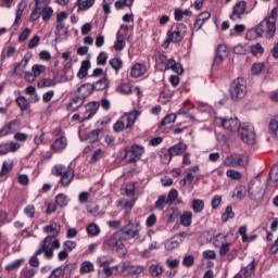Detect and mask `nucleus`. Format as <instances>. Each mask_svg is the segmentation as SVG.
<instances>
[{"label": "nucleus", "instance_id": "nucleus-22", "mask_svg": "<svg viewBox=\"0 0 278 278\" xmlns=\"http://www.w3.org/2000/svg\"><path fill=\"white\" fill-rule=\"evenodd\" d=\"M93 92H94V87H92V84L90 83L83 84L76 90V94H80L83 99H88V97H90V94H92Z\"/></svg>", "mask_w": 278, "mask_h": 278}, {"label": "nucleus", "instance_id": "nucleus-20", "mask_svg": "<svg viewBox=\"0 0 278 278\" xmlns=\"http://www.w3.org/2000/svg\"><path fill=\"white\" fill-rule=\"evenodd\" d=\"M99 108H101V102L99 101H92L87 103L86 110L87 112H89V115L87 117H84L80 123H86V121H90V118H92V116L97 114V110H99Z\"/></svg>", "mask_w": 278, "mask_h": 278}, {"label": "nucleus", "instance_id": "nucleus-29", "mask_svg": "<svg viewBox=\"0 0 278 278\" xmlns=\"http://www.w3.org/2000/svg\"><path fill=\"white\" fill-rule=\"evenodd\" d=\"M165 214L168 218V223H175L181 216V211L175 206H169L166 208Z\"/></svg>", "mask_w": 278, "mask_h": 278}, {"label": "nucleus", "instance_id": "nucleus-28", "mask_svg": "<svg viewBox=\"0 0 278 278\" xmlns=\"http://www.w3.org/2000/svg\"><path fill=\"white\" fill-rule=\"evenodd\" d=\"M166 68L167 71H173L176 75H184V66H181V63H177L174 58L168 60Z\"/></svg>", "mask_w": 278, "mask_h": 278}, {"label": "nucleus", "instance_id": "nucleus-60", "mask_svg": "<svg viewBox=\"0 0 278 278\" xmlns=\"http://www.w3.org/2000/svg\"><path fill=\"white\" fill-rule=\"evenodd\" d=\"M226 175H227V177H229L230 179H236V180L242 179V173H240V172H238V170H236V169H228V170L226 172Z\"/></svg>", "mask_w": 278, "mask_h": 278}, {"label": "nucleus", "instance_id": "nucleus-14", "mask_svg": "<svg viewBox=\"0 0 278 278\" xmlns=\"http://www.w3.org/2000/svg\"><path fill=\"white\" fill-rule=\"evenodd\" d=\"M227 55H229V48L226 45H219L215 51L214 66H220Z\"/></svg>", "mask_w": 278, "mask_h": 278}, {"label": "nucleus", "instance_id": "nucleus-33", "mask_svg": "<svg viewBox=\"0 0 278 278\" xmlns=\"http://www.w3.org/2000/svg\"><path fill=\"white\" fill-rule=\"evenodd\" d=\"M180 225L182 227H190L192 225V212L186 211L184 214L180 213Z\"/></svg>", "mask_w": 278, "mask_h": 278}, {"label": "nucleus", "instance_id": "nucleus-16", "mask_svg": "<svg viewBox=\"0 0 278 278\" xmlns=\"http://www.w3.org/2000/svg\"><path fill=\"white\" fill-rule=\"evenodd\" d=\"M21 149V143L11 141L10 143H0V155L16 153Z\"/></svg>", "mask_w": 278, "mask_h": 278}, {"label": "nucleus", "instance_id": "nucleus-61", "mask_svg": "<svg viewBox=\"0 0 278 278\" xmlns=\"http://www.w3.org/2000/svg\"><path fill=\"white\" fill-rule=\"evenodd\" d=\"M252 55H262L264 54V47H262V43H256L251 47Z\"/></svg>", "mask_w": 278, "mask_h": 278}, {"label": "nucleus", "instance_id": "nucleus-34", "mask_svg": "<svg viewBox=\"0 0 278 278\" xmlns=\"http://www.w3.org/2000/svg\"><path fill=\"white\" fill-rule=\"evenodd\" d=\"M277 131H278V115H275L268 126V132L274 137L277 138Z\"/></svg>", "mask_w": 278, "mask_h": 278}, {"label": "nucleus", "instance_id": "nucleus-51", "mask_svg": "<svg viewBox=\"0 0 278 278\" xmlns=\"http://www.w3.org/2000/svg\"><path fill=\"white\" fill-rule=\"evenodd\" d=\"M41 16H42V21L45 22L50 21L51 16H53V8L45 7L41 10Z\"/></svg>", "mask_w": 278, "mask_h": 278}, {"label": "nucleus", "instance_id": "nucleus-5", "mask_svg": "<svg viewBox=\"0 0 278 278\" xmlns=\"http://www.w3.org/2000/svg\"><path fill=\"white\" fill-rule=\"evenodd\" d=\"M247 80L242 77H238L235 80H232L230 88H229V94L230 99L232 101H242L244 97H247Z\"/></svg>", "mask_w": 278, "mask_h": 278}, {"label": "nucleus", "instance_id": "nucleus-58", "mask_svg": "<svg viewBox=\"0 0 278 278\" xmlns=\"http://www.w3.org/2000/svg\"><path fill=\"white\" fill-rule=\"evenodd\" d=\"M105 64H108V54H106V52H100L97 58V65L105 66Z\"/></svg>", "mask_w": 278, "mask_h": 278}, {"label": "nucleus", "instance_id": "nucleus-54", "mask_svg": "<svg viewBox=\"0 0 278 278\" xmlns=\"http://www.w3.org/2000/svg\"><path fill=\"white\" fill-rule=\"evenodd\" d=\"M63 249H64L67 253H71V252L75 251V249H77V242L67 240V241H65V242L63 243Z\"/></svg>", "mask_w": 278, "mask_h": 278}, {"label": "nucleus", "instance_id": "nucleus-30", "mask_svg": "<svg viewBox=\"0 0 278 278\" xmlns=\"http://www.w3.org/2000/svg\"><path fill=\"white\" fill-rule=\"evenodd\" d=\"M88 71H90V60H85L81 62L80 68L77 73L78 79L88 77Z\"/></svg>", "mask_w": 278, "mask_h": 278}, {"label": "nucleus", "instance_id": "nucleus-64", "mask_svg": "<svg viewBox=\"0 0 278 278\" xmlns=\"http://www.w3.org/2000/svg\"><path fill=\"white\" fill-rule=\"evenodd\" d=\"M182 265L187 268H190V266H194V255H187L182 260Z\"/></svg>", "mask_w": 278, "mask_h": 278}, {"label": "nucleus", "instance_id": "nucleus-56", "mask_svg": "<svg viewBox=\"0 0 278 278\" xmlns=\"http://www.w3.org/2000/svg\"><path fill=\"white\" fill-rule=\"evenodd\" d=\"M23 264V258H18L10 263L9 265L5 266L7 270H16V268H21V265Z\"/></svg>", "mask_w": 278, "mask_h": 278}, {"label": "nucleus", "instance_id": "nucleus-55", "mask_svg": "<svg viewBox=\"0 0 278 278\" xmlns=\"http://www.w3.org/2000/svg\"><path fill=\"white\" fill-rule=\"evenodd\" d=\"M13 168V163H10L8 161H4L2 163V169L0 172V177H3V175H8Z\"/></svg>", "mask_w": 278, "mask_h": 278}, {"label": "nucleus", "instance_id": "nucleus-8", "mask_svg": "<svg viewBox=\"0 0 278 278\" xmlns=\"http://www.w3.org/2000/svg\"><path fill=\"white\" fill-rule=\"evenodd\" d=\"M142 155H144V147L135 144L131 146L129 150H126L123 160H125L127 164H136V162L142 157Z\"/></svg>", "mask_w": 278, "mask_h": 278}, {"label": "nucleus", "instance_id": "nucleus-49", "mask_svg": "<svg viewBox=\"0 0 278 278\" xmlns=\"http://www.w3.org/2000/svg\"><path fill=\"white\" fill-rule=\"evenodd\" d=\"M88 236H99L101 233V229L97 224H89L86 228Z\"/></svg>", "mask_w": 278, "mask_h": 278}, {"label": "nucleus", "instance_id": "nucleus-24", "mask_svg": "<svg viewBox=\"0 0 278 278\" xmlns=\"http://www.w3.org/2000/svg\"><path fill=\"white\" fill-rule=\"evenodd\" d=\"M188 149V144L184 142L176 143L168 148L169 153L173 155V157L177 155H184Z\"/></svg>", "mask_w": 278, "mask_h": 278}, {"label": "nucleus", "instance_id": "nucleus-43", "mask_svg": "<svg viewBox=\"0 0 278 278\" xmlns=\"http://www.w3.org/2000/svg\"><path fill=\"white\" fill-rule=\"evenodd\" d=\"M15 101L22 112H25V110L29 108V100H27V98L24 96H18Z\"/></svg>", "mask_w": 278, "mask_h": 278}, {"label": "nucleus", "instance_id": "nucleus-2", "mask_svg": "<svg viewBox=\"0 0 278 278\" xmlns=\"http://www.w3.org/2000/svg\"><path fill=\"white\" fill-rule=\"evenodd\" d=\"M43 233H48V236L39 243L46 249H53V242L58 240V236L62 231V225L58 222H52L50 225H46L42 228Z\"/></svg>", "mask_w": 278, "mask_h": 278}, {"label": "nucleus", "instance_id": "nucleus-7", "mask_svg": "<svg viewBox=\"0 0 278 278\" xmlns=\"http://www.w3.org/2000/svg\"><path fill=\"white\" fill-rule=\"evenodd\" d=\"M249 164V160L244 154H231L224 160V166L228 168H244Z\"/></svg>", "mask_w": 278, "mask_h": 278}, {"label": "nucleus", "instance_id": "nucleus-4", "mask_svg": "<svg viewBox=\"0 0 278 278\" xmlns=\"http://www.w3.org/2000/svg\"><path fill=\"white\" fill-rule=\"evenodd\" d=\"M188 33V27L185 24H178L174 29L167 30L166 39L164 40L162 47L168 49L170 42L177 45L184 40L186 34Z\"/></svg>", "mask_w": 278, "mask_h": 278}, {"label": "nucleus", "instance_id": "nucleus-48", "mask_svg": "<svg viewBox=\"0 0 278 278\" xmlns=\"http://www.w3.org/2000/svg\"><path fill=\"white\" fill-rule=\"evenodd\" d=\"M245 36L248 40H255L256 38H262L264 35L260 34L258 27L256 26L255 28L248 30Z\"/></svg>", "mask_w": 278, "mask_h": 278}, {"label": "nucleus", "instance_id": "nucleus-13", "mask_svg": "<svg viewBox=\"0 0 278 278\" xmlns=\"http://www.w3.org/2000/svg\"><path fill=\"white\" fill-rule=\"evenodd\" d=\"M187 232H180L175 235L169 241L165 243L166 251H173L174 249L179 248V245L186 240Z\"/></svg>", "mask_w": 278, "mask_h": 278}, {"label": "nucleus", "instance_id": "nucleus-46", "mask_svg": "<svg viewBox=\"0 0 278 278\" xmlns=\"http://www.w3.org/2000/svg\"><path fill=\"white\" fill-rule=\"evenodd\" d=\"M100 134H101V129H94V130H91L88 135H87V140H89V142H91L92 144L94 143V142H99V140H100V138H99V136H100Z\"/></svg>", "mask_w": 278, "mask_h": 278}, {"label": "nucleus", "instance_id": "nucleus-19", "mask_svg": "<svg viewBox=\"0 0 278 278\" xmlns=\"http://www.w3.org/2000/svg\"><path fill=\"white\" fill-rule=\"evenodd\" d=\"M54 36L56 40H66L68 38V26L66 24H56Z\"/></svg>", "mask_w": 278, "mask_h": 278}, {"label": "nucleus", "instance_id": "nucleus-41", "mask_svg": "<svg viewBox=\"0 0 278 278\" xmlns=\"http://www.w3.org/2000/svg\"><path fill=\"white\" fill-rule=\"evenodd\" d=\"M150 270V275H152V277H160V275H162V273H164V266H162V264H156V265H151L149 267Z\"/></svg>", "mask_w": 278, "mask_h": 278}, {"label": "nucleus", "instance_id": "nucleus-21", "mask_svg": "<svg viewBox=\"0 0 278 278\" xmlns=\"http://www.w3.org/2000/svg\"><path fill=\"white\" fill-rule=\"evenodd\" d=\"M211 16H212V14L207 11L200 13L198 15V17L195 18V22L193 24V29H195V31H199L201 29V27H203V25H205V21H210Z\"/></svg>", "mask_w": 278, "mask_h": 278}, {"label": "nucleus", "instance_id": "nucleus-10", "mask_svg": "<svg viewBox=\"0 0 278 278\" xmlns=\"http://www.w3.org/2000/svg\"><path fill=\"white\" fill-rule=\"evenodd\" d=\"M258 34L264 36L265 38H275V34L277 31V25L266 18H264L258 25Z\"/></svg>", "mask_w": 278, "mask_h": 278}, {"label": "nucleus", "instance_id": "nucleus-1", "mask_svg": "<svg viewBox=\"0 0 278 278\" xmlns=\"http://www.w3.org/2000/svg\"><path fill=\"white\" fill-rule=\"evenodd\" d=\"M60 249V240L55 239L52 243V248H47L39 243V249L34 253V255L29 260V265L33 266V268H38L40 266V261L38 260V255H42L46 257V260H53V251H56Z\"/></svg>", "mask_w": 278, "mask_h": 278}, {"label": "nucleus", "instance_id": "nucleus-45", "mask_svg": "<svg viewBox=\"0 0 278 278\" xmlns=\"http://www.w3.org/2000/svg\"><path fill=\"white\" fill-rule=\"evenodd\" d=\"M166 205H168V200L166 199V195H160L155 202V208L162 212L164 211V207H166Z\"/></svg>", "mask_w": 278, "mask_h": 278}, {"label": "nucleus", "instance_id": "nucleus-44", "mask_svg": "<svg viewBox=\"0 0 278 278\" xmlns=\"http://www.w3.org/2000/svg\"><path fill=\"white\" fill-rule=\"evenodd\" d=\"M229 218H236V213H233V207H231V205H228L225 213L222 215V223H227Z\"/></svg>", "mask_w": 278, "mask_h": 278}, {"label": "nucleus", "instance_id": "nucleus-59", "mask_svg": "<svg viewBox=\"0 0 278 278\" xmlns=\"http://www.w3.org/2000/svg\"><path fill=\"white\" fill-rule=\"evenodd\" d=\"M31 71L35 77H39V75H42L47 71V67L45 65H33Z\"/></svg>", "mask_w": 278, "mask_h": 278}, {"label": "nucleus", "instance_id": "nucleus-42", "mask_svg": "<svg viewBox=\"0 0 278 278\" xmlns=\"http://www.w3.org/2000/svg\"><path fill=\"white\" fill-rule=\"evenodd\" d=\"M109 64H110L111 68H113V71L115 73H118V71H121V68H123V60L119 59V58L111 59L109 61Z\"/></svg>", "mask_w": 278, "mask_h": 278}, {"label": "nucleus", "instance_id": "nucleus-15", "mask_svg": "<svg viewBox=\"0 0 278 278\" xmlns=\"http://www.w3.org/2000/svg\"><path fill=\"white\" fill-rule=\"evenodd\" d=\"M121 242H125L123 239V236L121 235L119 231L114 232L110 237H108L103 244L104 247H109V249H114V247H118Z\"/></svg>", "mask_w": 278, "mask_h": 278}, {"label": "nucleus", "instance_id": "nucleus-17", "mask_svg": "<svg viewBox=\"0 0 278 278\" xmlns=\"http://www.w3.org/2000/svg\"><path fill=\"white\" fill-rule=\"evenodd\" d=\"M138 116H140V111L134 110L129 114H126L121 117L122 121L124 122V125H126V129L134 127V125L136 124V121L138 119Z\"/></svg>", "mask_w": 278, "mask_h": 278}, {"label": "nucleus", "instance_id": "nucleus-26", "mask_svg": "<svg viewBox=\"0 0 278 278\" xmlns=\"http://www.w3.org/2000/svg\"><path fill=\"white\" fill-rule=\"evenodd\" d=\"M66 147H68V140L66 139V137L62 136L54 140V142L51 146V149L55 153H58V151H63V149H65Z\"/></svg>", "mask_w": 278, "mask_h": 278}, {"label": "nucleus", "instance_id": "nucleus-23", "mask_svg": "<svg viewBox=\"0 0 278 278\" xmlns=\"http://www.w3.org/2000/svg\"><path fill=\"white\" fill-rule=\"evenodd\" d=\"M144 73H147V65L142 63H136L130 70V77L138 79V77H142Z\"/></svg>", "mask_w": 278, "mask_h": 278}, {"label": "nucleus", "instance_id": "nucleus-63", "mask_svg": "<svg viewBox=\"0 0 278 278\" xmlns=\"http://www.w3.org/2000/svg\"><path fill=\"white\" fill-rule=\"evenodd\" d=\"M229 247H231V243L229 242L222 243V245L219 247V255L222 257H225V255L229 253Z\"/></svg>", "mask_w": 278, "mask_h": 278}, {"label": "nucleus", "instance_id": "nucleus-38", "mask_svg": "<svg viewBox=\"0 0 278 278\" xmlns=\"http://www.w3.org/2000/svg\"><path fill=\"white\" fill-rule=\"evenodd\" d=\"M54 203H56L59 207H66V205H68V197L64 193H59L55 197Z\"/></svg>", "mask_w": 278, "mask_h": 278}, {"label": "nucleus", "instance_id": "nucleus-40", "mask_svg": "<svg viewBox=\"0 0 278 278\" xmlns=\"http://www.w3.org/2000/svg\"><path fill=\"white\" fill-rule=\"evenodd\" d=\"M156 64L160 66L161 71H167L166 67L168 66V56H166V54H159Z\"/></svg>", "mask_w": 278, "mask_h": 278}, {"label": "nucleus", "instance_id": "nucleus-11", "mask_svg": "<svg viewBox=\"0 0 278 278\" xmlns=\"http://www.w3.org/2000/svg\"><path fill=\"white\" fill-rule=\"evenodd\" d=\"M219 121L223 129H226V131H229V132L240 131V127H242L240 119H238L237 117H230V118L220 117Z\"/></svg>", "mask_w": 278, "mask_h": 278}, {"label": "nucleus", "instance_id": "nucleus-9", "mask_svg": "<svg viewBox=\"0 0 278 278\" xmlns=\"http://www.w3.org/2000/svg\"><path fill=\"white\" fill-rule=\"evenodd\" d=\"M238 131L245 144H255V129L251 124H242Z\"/></svg>", "mask_w": 278, "mask_h": 278}, {"label": "nucleus", "instance_id": "nucleus-32", "mask_svg": "<svg viewBox=\"0 0 278 278\" xmlns=\"http://www.w3.org/2000/svg\"><path fill=\"white\" fill-rule=\"evenodd\" d=\"M63 80H53L51 78H43L38 81V88H51V86H55L56 84H62ZM66 81V79H64Z\"/></svg>", "mask_w": 278, "mask_h": 278}, {"label": "nucleus", "instance_id": "nucleus-3", "mask_svg": "<svg viewBox=\"0 0 278 278\" xmlns=\"http://www.w3.org/2000/svg\"><path fill=\"white\" fill-rule=\"evenodd\" d=\"M125 223L126 225L118 230L124 242H127V240H132V239L140 240V229H142V227L140 226V223H134V219L131 218H126Z\"/></svg>", "mask_w": 278, "mask_h": 278}, {"label": "nucleus", "instance_id": "nucleus-36", "mask_svg": "<svg viewBox=\"0 0 278 278\" xmlns=\"http://www.w3.org/2000/svg\"><path fill=\"white\" fill-rule=\"evenodd\" d=\"M269 179H270V184L271 186H274V188H277L278 186V164H275L270 172H269Z\"/></svg>", "mask_w": 278, "mask_h": 278}, {"label": "nucleus", "instance_id": "nucleus-57", "mask_svg": "<svg viewBox=\"0 0 278 278\" xmlns=\"http://www.w3.org/2000/svg\"><path fill=\"white\" fill-rule=\"evenodd\" d=\"M265 66L266 65L264 63H254L251 68L252 75H260L262 71H264Z\"/></svg>", "mask_w": 278, "mask_h": 278}, {"label": "nucleus", "instance_id": "nucleus-31", "mask_svg": "<svg viewBox=\"0 0 278 278\" xmlns=\"http://www.w3.org/2000/svg\"><path fill=\"white\" fill-rule=\"evenodd\" d=\"M97 0H77L76 7L80 12H86V10H90L94 5Z\"/></svg>", "mask_w": 278, "mask_h": 278}, {"label": "nucleus", "instance_id": "nucleus-27", "mask_svg": "<svg viewBox=\"0 0 278 278\" xmlns=\"http://www.w3.org/2000/svg\"><path fill=\"white\" fill-rule=\"evenodd\" d=\"M16 125H18V122H16V121H11L7 125H4L0 129V138L10 136V134H14V131H16V128H14V127H16Z\"/></svg>", "mask_w": 278, "mask_h": 278}, {"label": "nucleus", "instance_id": "nucleus-47", "mask_svg": "<svg viewBox=\"0 0 278 278\" xmlns=\"http://www.w3.org/2000/svg\"><path fill=\"white\" fill-rule=\"evenodd\" d=\"M94 270V264L90 261H85L80 264V273H92Z\"/></svg>", "mask_w": 278, "mask_h": 278}, {"label": "nucleus", "instance_id": "nucleus-18", "mask_svg": "<svg viewBox=\"0 0 278 278\" xmlns=\"http://www.w3.org/2000/svg\"><path fill=\"white\" fill-rule=\"evenodd\" d=\"M73 270H75V267L73 266V264H67L64 267L59 266L54 268L51 271V275L54 278H60V277H64V275H66L68 271H70V275H73Z\"/></svg>", "mask_w": 278, "mask_h": 278}, {"label": "nucleus", "instance_id": "nucleus-62", "mask_svg": "<svg viewBox=\"0 0 278 278\" xmlns=\"http://www.w3.org/2000/svg\"><path fill=\"white\" fill-rule=\"evenodd\" d=\"M36 275V270L33 268H24L20 278H33Z\"/></svg>", "mask_w": 278, "mask_h": 278}, {"label": "nucleus", "instance_id": "nucleus-35", "mask_svg": "<svg viewBox=\"0 0 278 278\" xmlns=\"http://www.w3.org/2000/svg\"><path fill=\"white\" fill-rule=\"evenodd\" d=\"M194 214H201L205 210V202L203 200L194 199L191 203Z\"/></svg>", "mask_w": 278, "mask_h": 278}, {"label": "nucleus", "instance_id": "nucleus-37", "mask_svg": "<svg viewBox=\"0 0 278 278\" xmlns=\"http://www.w3.org/2000/svg\"><path fill=\"white\" fill-rule=\"evenodd\" d=\"M244 197H247V187H244V186L237 187L232 191V198H236L239 201H242L244 199Z\"/></svg>", "mask_w": 278, "mask_h": 278}, {"label": "nucleus", "instance_id": "nucleus-53", "mask_svg": "<svg viewBox=\"0 0 278 278\" xmlns=\"http://www.w3.org/2000/svg\"><path fill=\"white\" fill-rule=\"evenodd\" d=\"M177 197H179V192L177 191V189H172L168 192V195H167V199H166L168 205H173V203H175V201H177Z\"/></svg>", "mask_w": 278, "mask_h": 278}, {"label": "nucleus", "instance_id": "nucleus-25", "mask_svg": "<svg viewBox=\"0 0 278 278\" xmlns=\"http://www.w3.org/2000/svg\"><path fill=\"white\" fill-rule=\"evenodd\" d=\"M91 86L93 88V91L108 90V88H110V78H108V75H104L100 80L91 84Z\"/></svg>", "mask_w": 278, "mask_h": 278}, {"label": "nucleus", "instance_id": "nucleus-52", "mask_svg": "<svg viewBox=\"0 0 278 278\" xmlns=\"http://www.w3.org/2000/svg\"><path fill=\"white\" fill-rule=\"evenodd\" d=\"M96 262L99 268H102V266H108V264H112V258L108 255H102L99 256Z\"/></svg>", "mask_w": 278, "mask_h": 278}, {"label": "nucleus", "instance_id": "nucleus-12", "mask_svg": "<svg viewBox=\"0 0 278 278\" xmlns=\"http://www.w3.org/2000/svg\"><path fill=\"white\" fill-rule=\"evenodd\" d=\"M247 13V1L242 0L237 2L233 8L232 12L229 16L230 21H242V14Z\"/></svg>", "mask_w": 278, "mask_h": 278}, {"label": "nucleus", "instance_id": "nucleus-50", "mask_svg": "<svg viewBox=\"0 0 278 278\" xmlns=\"http://www.w3.org/2000/svg\"><path fill=\"white\" fill-rule=\"evenodd\" d=\"M175 121H177V114H168L161 121V127H166V125H170V123H175Z\"/></svg>", "mask_w": 278, "mask_h": 278}, {"label": "nucleus", "instance_id": "nucleus-6", "mask_svg": "<svg viewBox=\"0 0 278 278\" xmlns=\"http://www.w3.org/2000/svg\"><path fill=\"white\" fill-rule=\"evenodd\" d=\"M52 173L55 177H61L60 184L62 188H68L73 182V179H75V169L71 167L66 169V167L62 165H55Z\"/></svg>", "mask_w": 278, "mask_h": 278}, {"label": "nucleus", "instance_id": "nucleus-39", "mask_svg": "<svg viewBox=\"0 0 278 278\" xmlns=\"http://www.w3.org/2000/svg\"><path fill=\"white\" fill-rule=\"evenodd\" d=\"M105 155V151H103V149L99 148L96 151H93L91 159H90V164H97V162H99V160H102V157H104Z\"/></svg>", "mask_w": 278, "mask_h": 278}]
</instances>
